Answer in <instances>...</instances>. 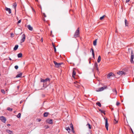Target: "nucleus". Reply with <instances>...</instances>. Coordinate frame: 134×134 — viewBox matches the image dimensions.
Returning a JSON list of instances; mask_svg holds the SVG:
<instances>
[{"label":"nucleus","instance_id":"obj_4","mask_svg":"<svg viewBox=\"0 0 134 134\" xmlns=\"http://www.w3.org/2000/svg\"><path fill=\"white\" fill-rule=\"evenodd\" d=\"M54 63L55 65V67L57 68L59 67L63 63H57V62L55 61H54Z\"/></svg>","mask_w":134,"mask_h":134},{"label":"nucleus","instance_id":"obj_20","mask_svg":"<svg viewBox=\"0 0 134 134\" xmlns=\"http://www.w3.org/2000/svg\"><path fill=\"white\" fill-rule=\"evenodd\" d=\"M44 83L48 81L49 82L50 81V79L49 78H47L45 79L44 80Z\"/></svg>","mask_w":134,"mask_h":134},{"label":"nucleus","instance_id":"obj_59","mask_svg":"<svg viewBox=\"0 0 134 134\" xmlns=\"http://www.w3.org/2000/svg\"><path fill=\"white\" fill-rule=\"evenodd\" d=\"M89 63H90V62H89Z\"/></svg>","mask_w":134,"mask_h":134},{"label":"nucleus","instance_id":"obj_32","mask_svg":"<svg viewBox=\"0 0 134 134\" xmlns=\"http://www.w3.org/2000/svg\"><path fill=\"white\" fill-rule=\"evenodd\" d=\"M21 114L20 113H19L18 115H17V117L18 118H20V117H21Z\"/></svg>","mask_w":134,"mask_h":134},{"label":"nucleus","instance_id":"obj_50","mask_svg":"<svg viewBox=\"0 0 134 134\" xmlns=\"http://www.w3.org/2000/svg\"><path fill=\"white\" fill-rule=\"evenodd\" d=\"M41 42H42L43 41V38H41Z\"/></svg>","mask_w":134,"mask_h":134},{"label":"nucleus","instance_id":"obj_34","mask_svg":"<svg viewBox=\"0 0 134 134\" xmlns=\"http://www.w3.org/2000/svg\"><path fill=\"white\" fill-rule=\"evenodd\" d=\"M70 127L71 128V129H73L74 128L73 126L72 123H71L70 125Z\"/></svg>","mask_w":134,"mask_h":134},{"label":"nucleus","instance_id":"obj_2","mask_svg":"<svg viewBox=\"0 0 134 134\" xmlns=\"http://www.w3.org/2000/svg\"><path fill=\"white\" fill-rule=\"evenodd\" d=\"M80 35V28L78 27L75 31L74 35V37L76 38L79 37Z\"/></svg>","mask_w":134,"mask_h":134},{"label":"nucleus","instance_id":"obj_8","mask_svg":"<svg viewBox=\"0 0 134 134\" xmlns=\"http://www.w3.org/2000/svg\"><path fill=\"white\" fill-rule=\"evenodd\" d=\"M46 122L49 124H52L53 120L50 119H48L46 120Z\"/></svg>","mask_w":134,"mask_h":134},{"label":"nucleus","instance_id":"obj_30","mask_svg":"<svg viewBox=\"0 0 134 134\" xmlns=\"http://www.w3.org/2000/svg\"><path fill=\"white\" fill-rule=\"evenodd\" d=\"M7 109L8 111H12V108H10L9 107H8L7 108Z\"/></svg>","mask_w":134,"mask_h":134},{"label":"nucleus","instance_id":"obj_22","mask_svg":"<svg viewBox=\"0 0 134 134\" xmlns=\"http://www.w3.org/2000/svg\"><path fill=\"white\" fill-rule=\"evenodd\" d=\"M17 4L16 3H15L13 4V6L15 9V11H16V7Z\"/></svg>","mask_w":134,"mask_h":134},{"label":"nucleus","instance_id":"obj_31","mask_svg":"<svg viewBox=\"0 0 134 134\" xmlns=\"http://www.w3.org/2000/svg\"><path fill=\"white\" fill-rule=\"evenodd\" d=\"M99 111L101 113H103L104 114H105V111H104L102 110H101L100 109H99Z\"/></svg>","mask_w":134,"mask_h":134},{"label":"nucleus","instance_id":"obj_46","mask_svg":"<svg viewBox=\"0 0 134 134\" xmlns=\"http://www.w3.org/2000/svg\"><path fill=\"white\" fill-rule=\"evenodd\" d=\"M21 20H19V21H18V23L19 24V23H20L21 22Z\"/></svg>","mask_w":134,"mask_h":134},{"label":"nucleus","instance_id":"obj_58","mask_svg":"<svg viewBox=\"0 0 134 134\" xmlns=\"http://www.w3.org/2000/svg\"><path fill=\"white\" fill-rule=\"evenodd\" d=\"M117 32L116 30V32Z\"/></svg>","mask_w":134,"mask_h":134},{"label":"nucleus","instance_id":"obj_53","mask_svg":"<svg viewBox=\"0 0 134 134\" xmlns=\"http://www.w3.org/2000/svg\"><path fill=\"white\" fill-rule=\"evenodd\" d=\"M9 59L10 60H12V59H11L10 58H9Z\"/></svg>","mask_w":134,"mask_h":134},{"label":"nucleus","instance_id":"obj_40","mask_svg":"<svg viewBox=\"0 0 134 134\" xmlns=\"http://www.w3.org/2000/svg\"><path fill=\"white\" fill-rule=\"evenodd\" d=\"M120 104V103L119 102H117L116 103V104L117 106H118Z\"/></svg>","mask_w":134,"mask_h":134},{"label":"nucleus","instance_id":"obj_23","mask_svg":"<svg viewBox=\"0 0 134 134\" xmlns=\"http://www.w3.org/2000/svg\"><path fill=\"white\" fill-rule=\"evenodd\" d=\"M97 40V39H96L93 42V44L94 46H96V45Z\"/></svg>","mask_w":134,"mask_h":134},{"label":"nucleus","instance_id":"obj_25","mask_svg":"<svg viewBox=\"0 0 134 134\" xmlns=\"http://www.w3.org/2000/svg\"><path fill=\"white\" fill-rule=\"evenodd\" d=\"M96 104L99 107H100L101 106V103L99 102H97L96 103Z\"/></svg>","mask_w":134,"mask_h":134},{"label":"nucleus","instance_id":"obj_55","mask_svg":"<svg viewBox=\"0 0 134 134\" xmlns=\"http://www.w3.org/2000/svg\"><path fill=\"white\" fill-rule=\"evenodd\" d=\"M35 1L37 2L38 1V0H35Z\"/></svg>","mask_w":134,"mask_h":134},{"label":"nucleus","instance_id":"obj_28","mask_svg":"<svg viewBox=\"0 0 134 134\" xmlns=\"http://www.w3.org/2000/svg\"><path fill=\"white\" fill-rule=\"evenodd\" d=\"M113 92H115V93L116 94H117V91H116V88H114L113 90Z\"/></svg>","mask_w":134,"mask_h":134},{"label":"nucleus","instance_id":"obj_56","mask_svg":"<svg viewBox=\"0 0 134 134\" xmlns=\"http://www.w3.org/2000/svg\"><path fill=\"white\" fill-rule=\"evenodd\" d=\"M19 86H18V88H19Z\"/></svg>","mask_w":134,"mask_h":134},{"label":"nucleus","instance_id":"obj_18","mask_svg":"<svg viewBox=\"0 0 134 134\" xmlns=\"http://www.w3.org/2000/svg\"><path fill=\"white\" fill-rule=\"evenodd\" d=\"M22 73H21L20 74H19L17 75H16V77H17V78L20 77L22 75Z\"/></svg>","mask_w":134,"mask_h":134},{"label":"nucleus","instance_id":"obj_49","mask_svg":"<svg viewBox=\"0 0 134 134\" xmlns=\"http://www.w3.org/2000/svg\"><path fill=\"white\" fill-rule=\"evenodd\" d=\"M71 131L73 133L74 132V128L73 129H71Z\"/></svg>","mask_w":134,"mask_h":134},{"label":"nucleus","instance_id":"obj_6","mask_svg":"<svg viewBox=\"0 0 134 134\" xmlns=\"http://www.w3.org/2000/svg\"><path fill=\"white\" fill-rule=\"evenodd\" d=\"M104 119L105 120V127L107 130H108V124L107 118H104Z\"/></svg>","mask_w":134,"mask_h":134},{"label":"nucleus","instance_id":"obj_36","mask_svg":"<svg viewBox=\"0 0 134 134\" xmlns=\"http://www.w3.org/2000/svg\"><path fill=\"white\" fill-rule=\"evenodd\" d=\"M44 80L43 79H42V78H41V82H43L44 83Z\"/></svg>","mask_w":134,"mask_h":134},{"label":"nucleus","instance_id":"obj_45","mask_svg":"<svg viewBox=\"0 0 134 134\" xmlns=\"http://www.w3.org/2000/svg\"><path fill=\"white\" fill-rule=\"evenodd\" d=\"M43 15L44 17H46V15L44 13H43Z\"/></svg>","mask_w":134,"mask_h":134},{"label":"nucleus","instance_id":"obj_35","mask_svg":"<svg viewBox=\"0 0 134 134\" xmlns=\"http://www.w3.org/2000/svg\"><path fill=\"white\" fill-rule=\"evenodd\" d=\"M105 16V15H103V16L101 17L100 18V20H102L104 18Z\"/></svg>","mask_w":134,"mask_h":134},{"label":"nucleus","instance_id":"obj_43","mask_svg":"<svg viewBox=\"0 0 134 134\" xmlns=\"http://www.w3.org/2000/svg\"><path fill=\"white\" fill-rule=\"evenodd\" d=\"M37 120L38 121L40 122L41 120L40 119H37Z\"/></svg>","mask_w":134,"mask_h":134},{"label":"nucleus","instance_id":"obj_38","mask_svg":"<svg viewBox=\"0 0 134 134\" xmlns=\"http://www.w3.org/2000/svg\"><path fill=\"white\" fill-rule=\"evenodd\" d=\"M1 92L2 93L4 94H5V92L4 90H2Z\"/></svg>","mask_w":134,"mask_h":134},{"label":"nucleus","instance_id":"obj_13","mask_svg":"<svg viewBox=\"0 0 134 134\" xmlns=\"http://www.w3.org/2000/svg\"><path fill=\"white\" fill-rule=\"evenodd\" d=\"M125 26H128L129 25V22L127 21V20L125 19Z\"/></svg>","mask_w":134,"mask_h":134},{"label":"nucleus","instance_id":"obj_21","mask_svg":"<svg viewBox=\"0 0 134 134\" xmlns=\"http://www.w3.org/2000/svg\"><path fill=\"white\" fill-rule=\"evenodd\" d=\"M101 57L100 55H99L98 57V59L97 60V62L98 63H99L101 61Z\"/></svg>","mask_w":134,"mask_h":134},{"label":"nucleus","instance_id":"obj_54","mask_svg":"<svg viewBox=\"0 0 134 134\" xmlns=\"http://www.w3.org/2000/svg\"><path fill=\"white\" fill-rule=\"evenodd\" d=\"M131 130L132 132V133H133V131H132V129H131Z\"/></svg>","mask_w":134,"mask_h":134},{"label":"nucleus","instance_id":"obj_27","mask_svg":"<svg viewBox=\"0 0 134 134\" xmlns=\"http://www.w3.org/2000/svg\"><path fill=\"white\" fill-rule=\"evenodd\" d=\"M22 54L21 53H19L18 54V58H21L22 57Z\"/></svg>","mask_w":134,"mask_h":134},{"label":"nucleus","instance_id":"obj_15","mask_svg":"<svg viewBox=\"0 0 134 134\" xmlns=\"http://www.w3.org/2000/svg\"><path fill=\"white\" fill-rule=\"evenodd\" d=\"M27 27L28 29L31 31H32L33 30V28L32 27H31L30 25H28L27 26Z\"/></svg>","mask_w":134,"mask_h":134},{"label":"nucleus","instance_id":"obj_5","mask_svg":"<svg viewBox=\"0 0 134 134\" xmlns=\"http://www.w3.org/2000/svg\"><path fill=\"white\" fill-rule=\"evenodd\" d=\"M0 119L2 122L4 123L7 120L6 118L3 116H0Z\"/></svg>","mask_w":134,"mask_h":134},{"label":"nucleus","instance_id":"obj_17","mask_svg":"<svg viewBox=\"0 0 134 134\" xmlns=\"http://www.w3.org/2000/svg\"><path fill=\"white\" fill-rule=\"evenodd\" d=\"M91 51H92V54L93 56V58L94 59V54L93 50L92 48H91V49L90 51L91 52Z\"/></svg>","mask_w":134,"mask_h":134},{"label":"nucleus","instance_id":"obj_14","mask_svg":"<svg viewBox=\"0 0 134 134\" xmlns=\"http://www.w3.org/2000/svg\"><path fill=\"white\" fill-rule=\"evenodd\" d=\"M76 73L75 71V70L73 69V70L72 74V76L73 78H75V77L76 76Z\"/></svg>","mask_w":134,"mask_h":134},{"label":"nucleus","instance_id":"obj_52","mask_svg":"<svg viewBox=\"0 0 134 134\" xmlns=\"http://www.w3.org/2000/svg\"><path fill=\"white\" fill-rule=\"evenodd\" d=\"M7 126H10V124H7Z\"/></svg>","mask_w":134,"mask_h":134},{"label":"nucleus","instance_id":"obj_24","mask_svg":"<svg viewBox=\"0 0 134 134\" xmlns=\"http://www.w3.org/2000/svg\"><path fill=\"white\" fill-rule=\"evenodd\" d=\"M18 47V45H16L15 46V47H14V50H16Z\"/></svg>","mask_w":134,"mask_h":134},{"label":"nucleus","instance_id":"obj_16","mask_svg":"<svg viewBox=\"0 0 134 134\" xmlns=\"http://www.w3.org/2000/svg\"><path fill=\"white\" fill-rule=\"evenodd\" d=\"M49 113L47 112H45L43 114V116L44 117H47L49 114Z\"/></svg>","mask_w":134,"mask_h":134},{"label":"nucleus","instance_id":"obj_29","mask_svg":"<svg viewBox=\"0 0 134 134\" xmlns=\"http://www.w3.org/2000/svg\"><path fill=\"white\" fill-rule=\"evenodd\" d=\"M86 126H88V127L90 129H91V125L88 123L87 124Z\"/></svg>","mask_w":134,"mask_h":134},{"label":"nucleus","instance_id":"obj_47","mask_svg":"<svg viewBox=\"0 0 134 134\" xmlns=\"http://www.w3.org/2000/svg\"><path fill=\"white\" fill-rule=\"evenodd\" d=\"M130 0H126V2L127 3L129 2L130 1Z\"/></svg>","mask_w":134,"mask_h":134},{"label":"nucleus","instance_id":"obj_57","mask_svg":"<svg viewBox=\"0 0 134 134\" xmlns=\"http://www.w3.org/2000/svg\"><path fill=\"white\" fill-rule=\"evenodd\" d=\"M32 10H33V11H35V10H33V9Z\"/></svg>","mask_w":134,"mask_h":134},{"label":"nucleus","instance_id":"obj_19","mask_svg":"<svg viewBox=\"0 0 134 134\" xmlns=\"http://www.w3.org/2000/svg\"><path fill=\"white\" fill-rule=\"evenodd\" d=\"M6 131L9 134H13L12 132L9 130H6Z\"/></svg>","mask_w":134,"mask_h":134},{"label":"nucleus","instance_id":"obj_41","mask_svg":"<svg viewBox=\"0 0 134 134\" xmlns=\"http://www.w3.org/2000/svg\"><path fill=\"white\" fill-rule=\"evenodd\" d=\"M54 51L55 53H56V47H54Z\"/></svg>","mask_w":134,"mask_h":134},{"label":"nucleus","instance_id":"obj_37","mask_svg":"<svg viewBox=\"0 0 134 134\" xmlns=\"http://www.w3.org/2000/svg\"><path fill=\"white\" fill-rule=\"evenodd\" d=\"M75 86L77 88H79L80 87V85L79 84H75Z\"/></svg>","mask_w":134,"mask_h":134},{"label":"nucleus","instance_id":"obj_26","mask_svg":"<svg viewBox=\"0 0 134 134\" xmlns=\"http://www.w3.org/2000/svg\"><path fill=\"white\" fill-rule=\"evenodd\" d=\"M47 86V85L46 82L44 83L43 84V87H44L46 88Z\"/></svg>","mask_w":134,"mask_h":134},{"label":"nucleus","instance_id":"obj_10","mask_svg":"<svg viewBox=\"0 0 134 134\" xmlns=\"http://www.w3.org/2000/svg\"><path fill=\"white\" fill-rule=\"evenodd\" d=\"M115 76V75L113 73L111 72L109 73V74H108L107 75V78L108 79H110V77L111 76Z\"/></svg>","mask_w":134,"mask_h":134},{"label":"nucleus","instance_id":"obj_7","mask_svg":"<svg viewBox=\"0 0 134 134\" xmlns=\"http://www.w3.org/2000/svg\"><path fill=\"white\" fill-rule=\"evenodd\" d=\"M117 74L120 75H125L126 74V73L124 71H119L117 72Z\"/></svg>","mask_w":134,"mask_h":134},{"label":"nucleus","instance_id":"obj_42","mask_svg":"<svg viewBox=\"0 0 134 134\" xmlns=\"http://www.w3.org/2000/svg\"><path fill=\"white\" fill-rule=\"evenodd\" d=\"M114 120L115 121V122H114V123H115V124H116V123H118V121L116 120V119H114Z\"/></svg>","mask_w":134,"mask_h":134},{"label":"nucleus","instance_id":"obj_11","mask_svg":"<svg viewBox=\"0 0 134 134\" xmlns=\"http://www.w3.org/2000/svg\"><path fill=\"white\" fill-rule=\"evenodd\" d=\"M94 66L96 70H97V72H99L98 68V67L97 63V62H96L94 64Z\"/></svg>","mask_w":134,"mask_h":134},{"label":"nucleus","instance_id":"obj_3","mask_svg":"<svg viewBox=\"0 0 134 134\" xmlns=\"http://www.w3.org/2000/svg\"><path fill=\"white\" fill-rule=\"evenodd\" d=\"M107 88V86H104L103 87L99 88L98 89H97L96 91L97 92H99L103 91L104 89H106Z\"/></svg>","mask_w":134,"mask_h":134},{"label":"nucleus","instance_id":"obj_39","mask_svg":"<svg viewBox=\"0 0 134 134\" xmlns=\"http://www.w3.org/2000/svg\"><path fill=\"white\" fill-rule=\"evenodd\" d=\"M14 68L16 69H17L18 68V66L17 65H16L15 66Z\"/></svg>","mask_w":134,"mask_h":134},{"label":"nucleus","instance_id":"obj_44","mask_svg":"<svg viewBox=\"0 0 134 134\" xmlns=\"http://www.w3.org/2000/svg\"><path fill=\"white\" fill-rule=\"evenodd\" d=\"M49 127L47 125H45V129H47Z\"/></svg>","mask_w":134,"mask_h":134},{"label":"nucleus","instance_id":"obj_1","mask_svg":"<svg viewBox=\"0 0 134 134\" xmlns=\"http://www.w3.org/2000/svg\"><path fill=\"white\" fill-rule=\"evenodd\" d=\"M130 50H131V51L130 61L131 63H134V62L133 60V59L134 58V55L133 53V51L131 49L129 48H128V51L129 53V52Z\"/></svg>","mask_w":134,"mask_h":134},{"label":"nucleus","instance_id":"obj_33","mask_svg":"<svg viewBox=\"0 0 134 134\" xmlns=\"http://www.w3.org/2000/svg\"><path fill=\"white\" fill-rule=\"evenodd\" d=\"M66 129L69 132L70 130V129L69 127H68L66 128Z\"/></svg>","mask_w":134,"mask_h":134},{"label":"nucleus","instance_id":"obj_51","mask_svg":"<svg viewBox=\"0 0 134 134\" xmlns=\"http://www.w3.org/2000/svg\"><path fill=\"white\" fill-rule=\"evenodd\" d=\"M23 100H21L20 102V103L21 104L23 102Z\"/></svg>","mask_w":134,"mask_h":134},{"label":"nucleus","instance_id":"obj_48","mask_svg":"<svg viewBox=\"0 0 134 134\" xmlns=\"http://www.w3.org/2000/svg\"><path fill=\"white\" fill-rule=\"evenodd\" d=\"M52 45L54 48V47H55V45L53 43H52Z\"/></svg>","mask_w":134,"mask_h":134},{"label":"nucleus","instance_id":"obj_12","mask_svg":"<svg viewBox=\"0 0 134 134\" xmlns=\"http://www.w3.org/2000/svg\"><path fill=\"white\" fill-rule=\"evenodd\" d=\"M5 10L7 11L8 12V13L9 14H10L11 13V9L7 7L5 8Z\"/></svg>","mask_w":134,"mask_h":134},{"label":"nucleus","instance_id":"obj_9","mask_svg":"<svg viewBox=\"0 0 134 134\" xmlns=\"http://www.w3.org/2000/svg\"><path fill=\"white\" fill-rule=\"evenodd\" d=\"M22 38L20 42L21 43L24 42L25 40V35L24 34H23V35H22Z\"/></svg>","mask_w":134,"mask_h":134}]
</instances>
